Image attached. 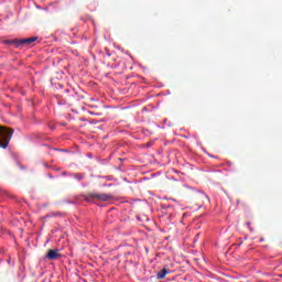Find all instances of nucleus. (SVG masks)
<instances>
[{
  "label": "nucleus",
  "mask_w": 282,
  "mask_h": 282,
  "mask_svg": "<svg viewBox=\"0 0 282 282\" xmlns=\"http://www.w3.org/2000/svg\"><path fill=\"white\" fill-rule=\"evenodd\" d=\"M12 135H14V129L0 126V149L9 147Z\"/></svg>",
  "instance_id": "nucleus-1"
},
{
  "label": "nucleus",
  "mask_w": 282,
  "mask_h": 282,
  "mask_svg": "<svg viewBox=\"0 0 282 282\" xmlns=\"http://www.w3.org/2000/svg\"><path fill=\"white\" fill-rule=\"evenodd\" d=\"M39 37H29V39H22V40H12L8 41L7 43H12L15 45V47H23V45H31V43H34Z\"/></svg>",
  "instance_id": "nucleus-2"
},
{
  "label": "nucleus",
  "mask_w": 282,
  "mask_h": 282,
  "mask_svg": "<svg viewBox=\"0 0 282 282\" xmlns=\"http://www.w3.org/2000/svg\"><path fill=\"white\" fill-rule=\"evenodd\" d=\"M48 261H56L61 259V250L58 249H50L45 256Z\"/></svg>",
  "instance_id": "nucleus-3"
},
{
  "label": "nucleus",
  "mask_w": 282,
  "mask_h": 282,
  "mask_svg": "<svg viewBox=\"0 0 282 282\" xmlns=\"http://www.w3.org/2000/svg\"><path fill=\"white\" fill-rule=\"evenodd\" d=\"M89 197H93V199H98L99 202H109V199H113V196L110 194L91 193Z\"/></svg>",
  "instance_id": "nucleus-4"
},
{
  "label": "nucleus",
  "mask_w": 282,
  "mask_h": 282,
  "mask_svg": "<svg viewBox=\"0 0 282 282\" xmlns=\"http://www.w3.org/2000/svg\"><path fill=\"white\" fill-rule=\"evenodd\" d=\"M169 272L170 271L167 268H163L161 271L156 273V279H165Z\"/></svg>",
  "instance_id": "nucleus-5"
},
{
  "label": "nucleus",
  "mask_w": 282,
  "mask_h": 282,
  "mask_svg": "<svg viewBox=\"0 0 282 282\" xmlns=\"http://www.w3.org/2000/svg\"><path fill=\"white\" fill-rule=\"evenodd\" d=\"M74 177H75V180H77L78 182L85 180V175H83V174H74Z\"/></svg>",
  "instance_id": "nucleus-6"
},
{
  "label": "nucleus",
  "mask_w": 282,
  "mask_h": 282,
  "mask_svg": "<svg viewBox=\"0 0 282 282\" xmlns=\"http://www.w3.org/2000/svg\"><path fill=\"white\" fill-rule=\"evenodd\" d=\"M247 226H248L249 230H251V232L254 231V229L252 227H250V223H247Z\"/></svg>",
  "instance_id": "nucleus-7"
},
{
  "label": "nucleus",
  "mask_w": 282,
  "mask_h": 282,
  "mask_svg": "<svg viewBox=\"0 0 282 282\" xmlns=\"http://www.w3.org/2000/svg\"><path fill=\"white\" fill-rule=\"evenodd\" d=\"M86 202H89V198H86Z\"/></svg>",
  "instance_id": "nucleus-8"
},
{
  "label": "nucleus",
  "mask_w": 282,
  "mask_h": 282,
  "mask_svg": "<svg viewBox=\"0 0 282 282\" xmlns=\"http://www.w3.org/2000/svg\"><path fill=\"white\" fill-rule=\"evenodd\" d=\"M260 241H263V238H261Z\"/></svg>",
  "instance_id": "nucleus-9"
}]
</instances>
